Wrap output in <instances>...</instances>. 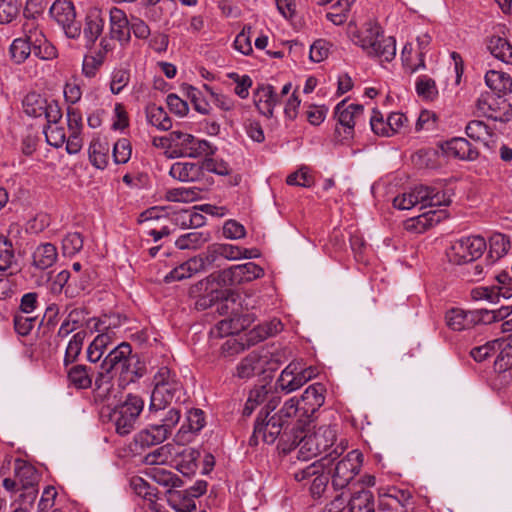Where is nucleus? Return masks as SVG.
I'll use <instances>...</instances> for the list:
<instances>
[{
  "label": "nucleus",
  "instance_id": "34",
  "mask_svg": "<svg viewBox=\"0 0 512 512\" xmlns=\"http://www.w3.org/2000/svg\"><path fill=\"white\" fill-rule=\"evenodd\" d=\"M445 319L449 328L454 331H463L474 326L472 311L453 308L446 313Z\"/></svg>",
  "mask_w": 512,
  "mask_h": 512
},
{
  "label": "nucleus",
  "instance_id": "44",
  "mask_svg": "<svg viewBox=\"0 0 512 512\" xmlns=\"http://www.w3.org/2000/svg\"><path fill=\"white\" fill-rule=\"evenodd\" d=\"M47 100L36 92L28 93L23 99L24 112L31 117H41L45 112Z\"/></svg>",
  "mask_w": 512,
  "mask_h": 512
},
{
  "label": "nucleus",
  "instance_id": "28",
  "mask_svg": "<svg viewBox=\"0 0 512 512\" xmlns=\"http://www.w3.org/2000/svg\"><path fill=\"white\" fill-rule=\"evenodd\" d=\"M203 271V262L200 258H190L171 270L164 278L165 282L181 281Z\"/></svg>",
  "mask_w": 512,
  "mask_h": 512
},
{
  "label": "nucleus",
  "instance_id": "56",
  "mask_svg": "<svg viewBox=\"0 0 512 512\" xmlns=\"http://www.w3.org/2000/svg\"><path fill=\"white\" fill-rule=\"evenodd\" d=\"M46 141L56 148L62 147L66 141V133L63 127L57 124L47 125L44 129Z\"/></svg>",
  "mask_w": 512,
  "mask_h": 512
},
{
  "label": "nucleus",
  "instance_id": "32",
  "mask_svg": "<svg viewBox=\"0 0 512 512\" xmlns=\"http://www.w3.org/2000/svg\"><path fill=\"white\" fill-rule=\"evenodd\" d=\"M485 82L499 96L506 95L512 91V78L504 72L496 70L487 71Z\"/></svg>",
  "mask_w": 512,
  "mask_h": 512
},
{
  "label": "nucleus",
  "instance_id": "12",
  "mask_svg": "<svg viewBox=\"0 0 512 512\" xmlns=\"http://www.w3.org/2000/svg\"><path fill=\"white\" fill-rule=\"evenodd\" d=\"M132 359L131 345L128 342H122L114 347L104 358L101 365L102 371L109 375L113 371L126 375L131 372Z\"/></svg>",
  "mask_w": 512,
  "mask_h": 512
},
{
  "label": "nucleus",
  "instance_id": "62",
  "mask_svg": "<svg viewBox=\"0 0 512 512\" xmlns=\"http://www.w3.org/2000/svg\"><path fill=\"white\" fill-rule=\"evenodd\" d=\"M203 88L209 93L211 96L212 102L223 111H231L235 108V101L222 93H218L214 91L210 86L204 84Z\"/></svg>",
  "mask_w": 512,
  "mask_h": 512
},
{
  "label": "nucleus",
  "instance_id": "46",
  "mask_svg": "<svg viewBox=\"0 0 512 512\" xmlns=\"http://www.w3.org/2000/svg\"><path fill=\"white\" fill-rule=\"evenodd\" d=\"M86 338L85 331L75 333L70 339L64 356V365L67 367L69 364L74 363L82 351L84 340Z\"/></svg>",
  "mask_w": 512,
  "mask_h": 512
},
{
  "label": "nucleus",
  "instance_id": "54",
  "mask_svg": "<svg viewBox=\"0 0 512 512\" xmlns=\"http://www.w3.org/2000/svg\"><path fill=\"white\" fill-rule=\"evenodd\" d=\"M83 247V237L78 232L68 233L62 240V250L64 255L73 256Z\"/></svg>",
  "mask_w": 512,
  "mask_h": 512
},
{
  "label": "nucleus",
  "instance_id": "26",
  "mask_svg": "<svg viewBox=\"0 0 512 512\" xmlns=\"http://www.w3.org/2000/svg\"><path fill=\"white\" fill-rule=\"evenodd\" d=\"M167 438L166 430L156 424L139 431L134 437V443L136 447L146 449L164 442Z\"/></svg>",
  "mask_w": 512,
  "mask_h": 512
},
{
  "label": "nucleus",
  "instance_id": "47",
  "mask_svg": "<svg viewBox=\"0 0 512 512\" xmlns=\"http://www.w3.org/2000/svg\"><path fill=\"white\" fill-rule=\"evenodd\" d=\"M353 1L354 0H338L330 7L326 18L334 25H342L347 20L348 12L350 11Z\"/></svg>",
  "mask_w": 512,
  "mask_h": 512
},
{
  "label": "nucleus",
  "instance_id": "59",
  "mask_svg": "<svg viewBox=\"0 0 512 512\" xmlns=\"http://www.w3.org/2000/svg\"><path fill=\"white\" fill-rule=\"evenodd\" d=\"M19 13L17 0H0V24L10 23Z\"/></svg>",
  "mask_w": 512,
  "mask_h": 512
},
{
  "label": "nucleus",
  "instance_id": "37",
  "mask_svg": "<svg viewBox=\"0 0 512 512\" xmlns=\"http://www.w3.org/2000/svg\"><path fill=\"white\" fill-rule=\"evenodd\" d=\"M487 48L495 58L504 63L512 64V45L507 39L492 36L488 40Z\"/></svg>",
  "mask_w": 512,
  "mask_h": 512
},
{
  "label": "nucleus",
  "instance_id": "11",
  "mask_svg": "<svg viewBox=\"0 0 512 512\" xmlns=\"http://www.w3.org/2000/svg\"><path fill=\"white\" fill-rule=\"evenodd\" d=\"M486 248L483 237L471 236L456 241L447 252L451 263L461 265L470 263L479 258Z\"/></svg>",
  "mask_w": 512,
  "mask_h": 512
},
{
  "label": "nucleus",
  "instance_id": "19",
  "mask_svg": "<svg viewBox=\"0 0 512 512\" xmlns=\"http://www.w3.org/2000/svg\"><path fill=\"white\" fill-rule=\"evenodd\" d=\"M199 457L200 452L195 448L176 446V454L173 455L171 464L182 474L189 475L196 471Z\"/></svg>",
  "mask_w": 512,
  "mask_h": 512
},
{
  "label": "nucleus",
  "instance_id": "50",
  "mask_svg": "<svg viewBox=\"0 0 512 512\" xmlns=\"http://www.w3.org/2000/svg\"><path fill=\"white\" fill-rule=\"evenodd\" d=\"M23 33V39L29 43L33 50L46 40L43 32L38 28L34 20H27L23 24Z\"/></svg>",
  "mask_w": 512,
  "mask_h": 512
},
{
  "label": "nucleus",
  "instance_id": "3",
  "mask_svg": "<svg viewBox=\"0 0 512 512\" xmlns=\"http://www.w3.org/2000/svg\"><path fill=\"white\" fill-rule=\"evenodd\" d=\"M38 478L34 466L17 459L14 464V477L4 478L2 485L15 503L32 507L38 494Z\"/></svg>",
  "mask_w": 512,
  "mask_h": 512
},
{
  "label": "nucleus",
  "instance_id": "52",
  "mask_svg": "<svg viewBox=\"0 0 512 512\" xmlns=\"http://www.w3.org/2000/svg\"><path fill=\"white\" fill-rule=\"evenodd\" d=\"M15 262V255L11 241L0 235V271L10 269Z\"/></svg>",
  "mask_w": 512,
  "mask_h": 512
},
{
  "label": "nucleus",
  "instance_id": "22",
  "mask_svg": "<svg viewBox=\"0 0 512 512\" xmlns=\"http://www.w3.org/2000/svg\"><path fill=\"white\" fill-rule=\"evenodd\" d=\"M298 371L299 362L294 361L287 365L276 381L277 387L287 394L301 388L304 380L299 376Z\"/></svg>",
  "mask_w": 512,
  "mask_h": 512
},
{
  "label": "nucleus",
  "instance_id": "10",
  "mask_svg": "<svg viewBox=\"0 0 512 512\" xmlns=\"http://www.w3.org/2000/svg\"><path fill=\"white\" fill-rule=\"evenodd\" d=\"M285 428L286 425L283 423V420L276 414L269 415V412L264 414L263 411H260L249 443L250 445H257L259 439H261L267 444H272L280 435L282 437L287 436L286 431H283Z\"/></svg>",
  "mask_w": 512,
  "mask_h": 512
},
{
  "label": "nucleus",
  "instance_id": "14",
  "mask_svg": "<svg viewBox=\"0 0 512 512\" xmlns=\"http://www.w3.org/2000/svg\"><path fill=\"white\" fill-rule=\"evenodd\" d=\"M334 113L338 123L344 127L345 138H352L354 127L363 119L364 107L342 100L336 105Z\"/></svg>",
  "mask_w": 512,
  "mask_h": 512
},
{
  "label": "nucleus",
  "instance_id": "29",
  "mask_svg": "<svg viewBox=\"0 0 512 512\" xmlns=\"http://www.w3.org/2000/svg\"><path fill=\"white\" fill-rule=\"evenodd\" d=\"M266 361L253 351L246 356L237 366L236 376L241 379H249L263 372Z\"/></svg>",
  "mask_w": 512,
  "mask_h": 512
},
{
  "label": "nucleus",
  "instance_id": "61",
  "mask_svg": "<svg viewBox=\"0 0 512 512\" xmlns=\"http://www.w3.org/2000/svg\"><path fill=\"white\" fill-rule=\"evenodd\" d=\"M198 192L190 188H174L166 193V198L173 202H192L197 199Z\"/></svg>",
  "mask_w": 512,
  "mask_h": 512
},
{
  "label": "nucleus",
  "instance_id": "8",
  "mask_svg": "<svg viewBox=\"0 0 512 512\" xmlns=\"http://www.w3.org/2000/svg\"><path fill=\"white\" fill-rule=\"evenodd\" d=\"M172 141L173 157L198 158L202 156H212L216 147L207 140L197 139L192 134L174 130L170 132Z\"/></svg>",
  "mask_w": 512,
  "mask_h": 512
},
{
  "label": "nucleus",
  "instance_id": "13",
  "mask_svg": "<svg viewBox=\"0 0 512 512\" xmlns=\"http://www.w3.org/2000/svg\"><path fill=\"white\" fill-rule=\"evenodd\" d=\"M324 466V463L316 461L294 473L296 481H304L309 477H313L309 486V491L313 498H320L328 487L329 476L328 473H325Z\"/></svg>",
  "mask_w": 512,
  "mask_h": 512
},
{
  "label": "nucleus",
  "instance_id": "15",
  "mask_svg": "<svg viewBox=\"0 0 512 512\" xmlns=\"http://www.w3.org/2000/svg\"><path fill=\"white\" fill-rule=\"evenodd\" d=\"M325 392L326 388L321 383H314L305 389L299 399L305 418L310 419L324 404Z\"/></svg>",
  "mask_w": 512,
  "mask_h": 512
},
{
  "label": "nucleus",
  "instance_id": "39",
  "mask_svg": "<svg viewBox=\"0 0 512 512\" xmlns=\"http://www.w3.org/2000/svg\"><path fill=\"white\" fill-rule=\"evenodd\" d=\"M347 512H375L374 497L369 490L354 493L347 503Z\"/></svg>",
  "mask_w": 512,
  "mask_h": 512
},
{
  "label": "nucleus",
  "instance_id": "7",
  "mask_svg": "<svg viewBox=\"0 0 512 512\" xmlns=\"http://www.w3.org/2000/svg\"><path fill=\"white\" fill-rule=\"evenodd\" d=\"M93 329L99 334L94 338L87 348V359L91 363H97L107 350V348L114 344L116 337L114 328L120 325L118 319L104 315L100 318H93Z\"/></svg>",
  "mask_w": 512,
  "mask_h": 512
},
{
  "label": "nucleus",
  "instance_id": "25",
  "mask_svg": "<svg viewBox=\"0 0 512 512\" xmlns=\"http://www.w3.org/2000/svg\"><path fill=\"white\" fill-rule=\"evenodd\" d=\"M93 370L83 364H76L67 369L68 384L76 389H89L93 383Z\"/></svg>",
  "mask_w": 512,
  "mask_h": 512
},
{
  "label": "nucleus",
  "instance_id": "23",
  "mask_svg": "<svg viewBox=\"0 0 512 512\" xmlns=\"http://www.w3.org/2000/svg\"><path fill=\"white\" fill-rule=\"evenodd\" d=\"M466 135L474 141L481 142L488 149L495 147V134L483 121L472 120L465 128Z\"/></svg>",
  "mask_w": 512,
  "mask_h": 512
},
{
  "label": "nucleus",
  "instance_id": "27",
  "mask_svg": "<svg viewBox=\"0 0 512 512\" xmlns=\"http://www.w3.org/2000/svg\"><path fill=\"white\" fill-rule=\"evenodd\" d=\"M169 175L181 182H193L202 176V167L197 163L176 162L170 167Z\"/></svg>",
  "mask_w": 512,
  "mask_h": 512
},
{
  "label": "nucleus",
  "instance_id": "30",
  "mask_svg": "<svg viewBox=\"0 0 512 512\" xmlns=\"http://www.w3.org/2000/svg\"><path fill=\"white\" fill-rule=\"evenodd\" d=\"M58 258L57 248L52 243H41L38 245L33 254V265L41 270L51 267Z\"/></svg>",
  "mask_w": 512,
  "mask_h": 512
},
{
  "label": "nucleus",
  "instance_id": "38",
  "mask_svg": "<svg viewBox=\"0 0 512 512\" xmlns=\"http://www.w3.org/2000/svg\"><path fill=\"white\" fill-rule=\"evenodd\" d=\"M146 118L149 124L161 131H168L172 128V119L163 107L155 104L146 108Z\"/></svg>",
  "mask_w": 512,
  "mask_h": 512
},
{
  "label": "nucleus",
  "instance_id": "57",
  "mask_svg": "<svg viewBox=\"0 0 512 512\" xmlns=\"http://www.w3.org/2000/svg\"><path fill=\"white\" fill-rule=\"evenodd\" d=\"M104 62V53L98 51L95 54L86 55L83 60L82 71L87 77H94Z\"/></svg>",
  "mask_w": 512,
  "mask_h": 512
},
{
  "label": "nucleus",
  "instance_id": "36",
  "mask_svg": "<svg viewBox=\"0 0 512 512\" xmlns=\"http://www.w3.org/2000/svg\"><path fill=\"white\" fill-rule=\"evenodd\" d=\"M110 146L106 141L93 139L89 146V160L91 164L98 168H106L109 160Z\"/></svg>",
  "mask_w": 512,
  "mask_h": 512
},
{
  "label": "nucleus",
  "instance_id": "51",
  "mask_svg": "<svg viewBox=\"0 0 512 512\" xmlns=\"http://www.w3.org/2000/svg\"><path fill=\"white\" fill-rule=\"evenodd\" d=\"M415 86L418 96L423 99L433 100L438 94L435 81L426 75L419 76L416 80Z\"/></svg>",
  "mask_w": 512,
  "mask_h": 512
},
{
  "label": "nucleus",
  "instance_id": "16",
  "mask_svg": "<svg viewBox=\"0 0 512 512\" xmlns=\"http://www.w3.org/2000/svg\"><path fill=\"white\" fill-rule=\"evenodd\" d=\"M105 17L101 9L93 7L88 10L83 35L86 41L85 46L91 48L103 32Z\"/></svg>",
  "mask_w": 512,
  "mask_h": 512
},
{
  "label": "nucleus",
  "instance_id": "45",
  "mask_svg": "<svg viewBox=\"0 0 512 512\" xmlns=\"http://www.w3.org/2000/svg\"><path fill=\"white\" fill-rule=\"evenodd\" d=\"M283 423L287 426L289 421L294 417H305L303 415L302 406L300 404V400L296 397H291L287 401L284 402L281 409L275 413ZM299 427H301L302 420L299 419Z\"/></svg>",
  "mask_w": 512,
  "mask_h": 512
},
{
  "label": "nucleus",
  "instance_id": "58",
  "mask_svg": "<svg viewBox=\"0 0 512 512\" xmlns=\"http://www.w3.org/2000/svg\"><path fill=\"white\" fill-rule=\"evenodd\" d=\"M149 474L155 482L165 487H175L180 481L175 474L160 467L151 469Z\"/></svg>",
  "mask_w": 512,
  "mask_h": 512
},
{
  "label": "nucleus",
  "instance_id": "63",
  "mask_svg": "<svg viewBox=\"0 0 512 512\" xmlns=\"http://www.w3.org/2000/svg\"><path fill=\"white\" fill-rule=\"evenodd\" d=\"M370 126L372 131L379 136L390 137L393 135L390 126H388V120L385 121L378 110H373Z\"/></svg>",
  "mask_w": 512,
  "mask_h": 512
},
{
  "label": "nucleus",
  "instance_id": "21",
  "mask_svg": "<svg viewBox=\"0 0 512 512\" xmlns=\"http://www.w3.org/2000/svg\"><path fill=\"white\" fill-rule=\"evenodd\" d=\"M443 151L449 157L460 160H475L478 157V151L471 146L465 138H453L442 146Z\"/></svg>",
  "mask_w": 512,
  "mask_h": 512
},
{
  "label": "nucleus",
  "instance_id": "24",
  "mask_svg": "<svg viewBox=\"0 0 512 512\" xmlns=\"http://www.w3.org/2000/svg\"><path fill=\"white\" fill-rule=\"evenodd\" d=\"M412 494L408 490H401L392 488L389 493L383 495L380 499V507L382 509H395L399 507L402 509L401 512H407L411 506Z\"/></svg>",
  "mask_w": 512,
  "mask_h": 512
},
{
  "label": "nucleus",
  "instance_id": "5",
  "mask_svg": "<svg viewBox=\"0 0 512 512\" xmlns=\"http://www.w3.org/2000/svg\"><path fill=\"white\" fill-rule=\"evenodd\" d=\"M227 281L222 271L212 273L207 278L197 282L189 289L190 297L195 299L194 305L198 310H206L216 301L223 299L226 291L223 287Z\"/></svg>",
  "mask_w": 512,
  "mask_h": 512
},
{
  "label": "nucleus",
  "instance_id": "9",
  "mask_svg": "<svg viewBox=\"0 0 512 512\" xmlns=\"http://www.w3.org/2000/svg\"><path fill=\"white\" fill-rule=\"evenodd\" d=\"M143 407L144 401L141 397L129 394L124 402L112 410L110 419L119 435H127L135 428Z\"/></svg>",
  "mask_w": 512,
  "mask_h": 512
},
{
  "label": "nucleus",
  "instance_id": "43",
  "mask_svg": "<svg viewBox=\"0 0 512 512\" xmlns=\"http://www.w3.org/2000/svg\"><path fill=\"white\" fill-rule=\"evenodd\" d=\"M86 312L82 308H74L67 315L58 329V336L61 338L67 337L70 333L78 329L82 322L85 320Z\"/></svg>",
  "mask_w": 512,
  "mask_h": 512
},
{
  "label": "nucleus",
  "instance_id": "33",
  "mask_svg": "<svg viewBox=\"0 0 512 512\" xmlns=\"http://www.w3.org/2000/svg\"><path fill=\"white\" fill-rule=\"evenodd\" d=\"M426 196L427 190L424 185H420L410 192L396 196L393 200V206L399 210H409L416 205L422 206V201Z\"/></svg>",
  "mask_w": 512,
  "mask_h": 512
},
{
  "label": "nucleus",
  "instance_id": "6",
  "mask_svg": "<svg viewBox=\"0 0 512 512\" xmlns=\"http://www.w3.org/2000/svg\"><path fill=\"white\" fill-rule=\"evenodd\" d=\"M339 456L333 455L328 464L330 468L328 475L331 476L332 485L335 489H343L360 472L363 463V454L359 450H352L342 459L337 460Z\"/></svg>",
  "mask_w": 512,
  "mask_h": 512
},
{
  "label": "nucleus",
  "instance_id": "35",
  "mask_svg": "<svg viewBox=\"0 0 512 512\" xmlns=\"http://www.w3.org/2000/svg\"><path fill=\"white\" fill-rule=\"evenodd\" d=\"M473 324H492L502 321L512 314V306H501L498 309H478L473 310Z\"/></svg>",
  "mask_w": 512,
  "mask_h": 512
},
{
  "label": "nucleus",
  "instance_id": "20",
  "mask_svg": "<svg viewBox=\"0 0 512 512\" xmlns=\"http://www.w3.org/2000/svg\"><path fill=\"white\" fill-rule=\"evenodd\" d=\"M109 20L111 37L120 42H128L130 40V22L125 12L117 7H113L109 11Z\"/></svg>",
  "mask_w": 512,
  "mask_h": 512
},
{
  "label": "nucleus",
  "instance_id": "18",
  "mask_svg": "<svg viewBox=\"0 0 512 512\" xmlns=\"http://www.w3.org/2000/svg\"><path fill=\"white\" fill-rule=\"evenodd\" d=\"M226 281L230 280L232 282L243 283V282H251L257 278H260L264 275V270L262 267L253 262H247L241 265H235L230 269L222 271Z\"/></svg>",
  "mask_w": 512,
  "mask_h": 512
},
{
  "label": "nucleus",
  "instance_id": "40",
  "mask_svg": "<svg viewBox=\"0 0 512 512\" xmlns=\"http://www.w3.org/2000/svg\"><path fill=\"white\" fill-rule=\"evenodd\" d=\"M49 13L59 25L76 19L75 7L71 1L67 0H56L50 7Z\"/></svg>",
  "mask_w": 512,
  "mask_h": 512
},
{
  "label": "nucleus",
  "instance_id": "55",
  "mask_svg": "<svg viewBox=\"0 0 512 512\" xmlns=\"http://www.w3.org/2000/svg\"><path fill=\"white\" fill-rule=\"evenodd\" d=\"M131 154L132 146L127 138H121L113 145V158L116 164L127 163L131 158Z\"/></svg>",
  "mask_w": 512,
  "mask_h": 512
},
{
  "label": "nucleus",
  "instance_id": "42",
  "mask_svg": "<svg viewBox=\"0 0 512 512\" xmlns=\"http://www.w3.org/2000/svg\"><path fill=\"white\" fill-rule=\"evenodd\" d=\"M174 454H176V445L167 443L145 455L143 461L147 465H163L171 463Z\"/></svg>",
  "mask_w": 512,
  "mask_h": 512
},
{
  "label": "nucleus",
  "instance_id": "53",
  "mask_svg": "<svg viewBox=\"0 0 512 512\" xmlns=\"http://www.w3.org/2000/svg\"><path fill=\"white\" fill-rule=\"evenodd\" d=\"M9 50L12 60L17 64L23 63L33 51L23 37L16 38L10 45Z\"/></svg>",
  "mask_w": 512,
  "mask_h": 512
},
{
  "label": "nucleus",
  "instance_id": "2",
  "mask_svg": "<svg viewBox=\"0 0 512 512\" xmlns=\"http://www.w3.org/2000/svg\"><path fill=\"white\" fill-rule=\"evenodd\" d=\"M348 35L369 57L390 62L396 55L394 37H385L381 27L375 22H366L361 28L349 24Z\"/></svg>",
  "mask_w": 512,
  "mask_h": 512
},
{
  "label": "nucleus",
  "instance_id": "31",
  "mask_svg": "<svg viewBox=\"0 0 512 512\" xmlns=\"http://www.w3.org/2000/svg\"><path fill=\"white\" fill-rule=\"evenodd\" d=\"M497 357L494 361L496 372L502 373L512 368V337L496 339Z\"/></svg>",
  "mask_w": 512,
  "mask_h": 512
},
{
  "label": "nucleus",
  "instance_id": "48",
  "mask_svg": "<svg viewBox=\"0 0 512 512\" xmlns=\"http://www.w3.org/2000/svg\"><path fill=\"white\" fill-rule=\"evenodd\" d=\"M427 196L422 201V208L448 206L451 203L450 194L440 191L436 187L424 186Z\"/></svg>",
  "mask_w": 512,
  "mask_h": 512
},
{
  "label": "nucleus",
  "instance_id": "1",
  "mask_svg": "<svg viewBox=\"0 0 512 512\" xmlns=\"http://www.w3.org/2000/svg\"><path fill=\"white\" fill-rule=\"evenodd\" d=\"M336 438L337 431L332 425H321L312 433L301 428L295 432L291 445L299 447V453L305 460L325 454L320 461L323 463L333 455L340 456L345 451L346 446L342 443L335 444Z\"/></svg>",
  "mask_w": 512,
  "mask_h": 512
},
{
  "label": "nucleus",
  "instance_id": "4",
  "mask_svg": "<svg viewBox=\"0 0 512 512\" xmlns=\"http://www.w3.org/2000/svg\"><path fill=\"white\" fill-rule=\"evenodd\" d=\"M183 395V385L177 374L168 367H161L154 376V389L151 394L149 410L157 413L172 402H178Z\"/></svg>",
  "mask_w": 512,
  "mask_h": 512
},
{
  "label": "nucleus",
  "instance_id": "17",
  "mask_svg": "<svg viewBox=\"0 0 512 512\" xmlns=\"http://www.w3.org/2000/svg\"><path fill=\"white\" fill-rule=\"evenodd\" d=\"M254 103L262 115L270 118L273 116L274 108L279 103V95L272 85L262 84L255 90Z\"/></svg>",
  "mask_w": 512,
  "mask_h": 512
},
{
  "label": "nucleus",
  "instance_id": "49",
  "mask_svg": "<svg viewBox=\"0 0 512 512\" xmlns=\"http://www.w3.org/2000/svg\"><path fill=\"white\" fill-rule=\"evenodd\" d=\"M111 376L103 371L98 372L95 378L94 397L104 402L109 399L112 390Z\"/></svg>",
  "mask_w": 512,
  "mask_h": 512
},
{
  "label": "nucleus",
  "instance_id": "64",
  "mask_svg": "<svg viewBox=\"0 0 512 512\" xmlns=\"http://www.w3.org/2000/svg\"><path fill=\"white\" fill-rule=\"evenodd\" d=\"M17 291L16 274L10 272L6 276L0 278V299L6 300L15 295Z\"/></svg>",
  "mask_w": 512,
  "mask_h": 512
},
{
  "label": "nucleus",
  "instance_id": "60",
  "mask_svg": "<svg viewBox=\"0 0 512 512\" xmlns=\"http://www.w3.org/2000/svg\"><path fill=\"white\" fill-rule=\"evenodd\" d=\"M228 77L236 83L234 92L241 99H246L249 96V89L252 86V79L248 75L240 76L237 73H229Z\"/></svg>",
  "mask_w": 512,
  "mask_h": 512
},
{
  "label": "nucleus",
  "instance_id": "41",
  "mask_svg": "<svg viewBox=\"0 0 512 512\" xmlns=\"http://www.w3.org/2000/svg\"><path fill=\"white\" fill-rule=\"evenodd\" d=\"M209 239L208 232L193 231L181 235L175 241V246L180 250H196L207 243Z\"/></svg>",
  "mask_w": 512,
  "mask_h": 512
}]
</instances>
